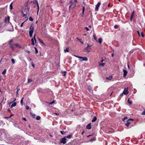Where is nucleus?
I'll return each mask as SVG.
<instances>
[{"label":"nucleus","mask_w":145,"mask_h":145,"mask_svg":"<svg viewBox=\"0 0 145 145\" xmlns=\"http://www.w3.org/2000/svg\"><path fill=\"white\" fill-rule=\"evenodd\" d=\"M97 118L95 116H94L93 117V119L92 120V122H95L97 120Z\"/></svg>","instance_id":"nucleus-20"},{"label":"nucleus","mask_w":145,"mask_h":145,"mask_svg":"<svg viewBox=\"0 0 145 145\" xmlns=\"http://www.w3.org/2000/svg\"><path fill=\"white\" fill-rule=\"evenodd\" d=\"M84 133V131L83 132H82V135Z\"/></svg>","instance_id":"nucleus-60"},{"label":"nucleus","mask_w":145,"mask_h":145,"mask_svg":"<svg viewBox=\"0 0 145 145\" xmlns=\"http://www.w3.org/2000/svg\"><path fill=\"white\" fill-rule=\"evenodd\" d=\"M85 29H86V31H88L89 30V29L87 27H85Z\"/></svg>","instance_id":"nucleus-46"},{"label":"nucleus","mask_w":145,"mask_h":145,"mask_svg":"<svg viewBox=\"0 0 145 145\" xmlns=\"http://www.w3.org/2000/svg\"><path fill=\"white\" fill-rule=\"evenodd\" d=\"M77 0H74V1L75 2V3H76V2H77Z\"/></svg>","instance_id":"nucleus-56"},{"label":"nucleus","mask_w":145,"mask_h":145,"mask_svg":"<svg viewBox=\"0 0 145 145\" xmlns=\"http://www.w3.org/2000/svg\"><path fill=\"white\" fill-rule=\"evenodd\" d=\"M141 114L142 115H145V110H144L142 113Z\"/></svg>","instance_id":"nucleus-45"},{"label":"nucleus","mask_w":145,"mask_h":145,"mask_svg":"<svg viewBox=\"0 0 145 145\" xmlns=\"http://www.w3.org/2000/svg\"><path fill=\"white\" fill-rule=\"evenodd\" d=\"M50 135V137H53V136L52 135Z\"/></svg>","instance_id":"nucleus-61"},{"label":"nucleus","mask_w":145,"mask_h":145,"mask_svg":"<svg viewBox=\"0 0 145 145\" xmlns=\"http://www.w3.org/2000/svg\"><path fill=\"white\" fill-rule=\"evenodd\" d=\"M85 7H84L83 6V9H82V14H83L84 13V11L85 10Z\"/></svg>","instance_id":"nucleus-38"},{"label":"nucleus","mask_w":145,"mask_h":145,"mask_svg":"<svg viewBox=\"0 0 145 145\" xmlns=\"http://www.w3.org/2000/svg\"><path fill=\"white\" fill-rule=\"evenodd\" d=\"M31 117L33 118H35V117L36 115L35 114H31Z\"/></svg>","instance_id":"nucleus-27"},{"label":"nucleus","mask_w":145,"mask_h":145,"mask_svg":"<svg viewBox=\"0 0 145 145\" xmlns=\"http://www.w3.org/2000/svg\"><path fill=\"white\" fill-rule=\"evenodd\" d=\"M16 105V104L15 102L13 103L11 105V108H12L13 107L15 106Z\"/></svg>","instance_id":"nucleus-16"},{"label":"nucleus","mask_w":145,"mask_h":145,"mask_svg":"<svg viewBox=\"0 0 145 145\" xmlns=\"http://www.w3.org/2000/svg\"><path fill=\"white\" fill-rule=\"evenodd\" d=\"M64 51L65 53H66L67 52H69V48H67L65 49L64 50Z\"/></svg>","instance_id":"nucleus-19"},{"label":"nucleus","mask_w":145,"mask_h":145,"mask_svg":"<svg viewBox=\"0 0 145 145\" xmlns=\"http://www.w3.org/2000/svg\"><path fill=\"white\" fill-rule=\"evenodd\" d=\"M93 37L94 39L96 40L97 42V38L96 37V36L95 34H94L93 35Z\"/></svg>","instance_id":"nucleus-21"},{"label":"nucleus","mask_w":145,"mask_h":145,"mask_svg":"<svg viewBox=\"0 0 145 145\" xmlns=\"http://www.w3.org/2000/svg\"><path fill=\"white\" fill-rule=\"evenodd\" d=\"M88 90L89 93H91L93 91L92 88L90 86H88Z\"/></svg>","instance_id":"nucleus-11"},{"label":"nucleus","mask_w":145,"mask_h":145,"mask_svg":"<svg viewBox=\"0 0 145 145\" xmlns=\"http://www.w3.org/2000/svg\"><path fill=\"white\" fill-rule=\"evenodd\" d=\"M137 33H138V35L139 36H140V33H139V32L138 31H137Z\"/></svg>","instance_id":"nucleus-52"},{"label":"nucleus","mask_w":145,"mask_h":145,"mask_svg":"<svg viewBox=\"0 0 145 145\" xmlns=\"http://www.w3.org/2000/svg\"><path fill=\"white\" fill-rule=\"evenodd\" d=\"M29 19L31 21H33V19L31 16L29 18Z\"/></svg>","instance_id":"nucleus-35"},{"label":"nucleus","mask_w":145,"mask_h":145,"mask_svg":"<svg viewBox=\"0 0 145 145\" xmlns=\"http://www.w3.org/2000/svg\"><path fill=\"white\" fill-rule=\"evenodd\" d=\"M118 27L119 26L118 25H116L114 26V28L115 29H117L118 28Z\"/></svg>","instance_id":"nucleus-39"},{"label":"nucleus","mask_w":145,"mask_h":145,"mask_svg":"<svg viewBox=\"0 0 145 145\" xmlns=\"http://www.w3.org/2000/svg\"><path fill=\"white\" fill-rule=\"evenodd\" d=\"M113 56H114V55H113V54H112V57H113Z\"/></svg>","instance_id":"nucleus-62"},{"label":"nucleus","mask_w":145,"mask_h":145,"mask_svg":"<svg viewBox=\"0 0 145 145\" xmlns=\"http://www.w3.org/2000/svg\"><path fill=\"white\" fill-rule=\"evenodd\" d=\"M33 81V80L32 79H28V83H29Z\"/></svg>","instance_id":"nucleus-29"},{"label":"nucleus","mask_w":145,"mask_h":145,"mask_svg":"<svg viewBox=\"0 0 145 145\" xmlns=\"http://www.w3.org/2000/svg\"><path fill=\"white\" fill-rule=\"evenodd\" d=\"M34 49L35 50V53L37 54L38 53V50L37 49V48L36 47H34Z\"/></svg>","instance_id":"nucleus-33"},{"label":"nucleus","mask_w":145,"mask_h":145,"mask_svg":"<svg viewBox=\"0 0 145 145\" xmlns=\"http://www.w3.org/2000/svg\"><path fill=\"white\" fill-rule=\"evenodd\" d=\"M127 88H124V90L122 92V94H124V95H127L129 93Z\"/></svg>","instance_id":"nucleus-8"},{"label":"nucleus","mask_w":145,"mask_h":145,"mask_svg":"<svg viewBox=\"0 0 145 145\" xmlns=\"http://www.w3.org/2000/svg\"><path fill=\"white\" fill-rule=\"evenodd\" d=\"M60 133L62 135H64L66 133V132H64L63 131H61Z\"/></svg>","instance_id":"nucleus-32"},{"label":"nucleus","mask_w":145,"mask_h":145,"mask_svg":"<svg viewBox=\"0 0 145 145\" xmlns=\"http://www.w3.org/2000/svg\"><path fill=\"white\" fill-rule=\"evenodd\" d=\"M102 39L101 38H99V39L98 41H97V42H99L100 44H101L102 43Z\"/></svg>","instance_id":"nucleus-18"},{"label":"nucleus","mask_w":145,"mask_h":145,"mask_svg":"<svg viewBox=\"0 0 145 145\" xmlns=\"http://www.w3.org/2000/svg\"><path fill=\"white\" fill-rule=\"evenodd\" d=\"M24 22H23V23H22L21 24V25H20V26L21 27H22L23 25V23H24Z\"/></svg>","instance_id":"nucleus-49"},{"label":"nucleus","mask_w":145,"mask_h":145,"mask_svg":"<svg viewBox=\"0 0 145 145\" xmlns=\"http://www.w3.org/2000/svg\"><path fill=\"white\" fill-rule=\"evenodd\" d=\"M40 119V117L39 116H37L36 117V119L37 120H39Z\"/></svg>","instance_id":"nucleus-31"},{"label":"nucleus","mask_w":145,"mask_h":145,"mask_svg":"<svg viewBox=\"0 0 145 145\" xmlns=\"http://www.w3.org/2000/svg\"><path fill=\"white\" fill-rule=\"evenodd\" d=\"M110 3H109V4H108V7H110Z\"/></svg>","instance_id":"nucleus-59"},{"label":"nucleus","mask_w":145,"mask_h":145,"mask_svg":"<svg viewBox=\"0 0 145 145\" xmlns=\"http://www.w3.org/2000/svg\"><path fill=\"white\" fill-rule=\"evenodd\" d=\"M29 108L28 106H25V109L26 110H28L29 109Z\"/></svg>","instance_id":"nucleus-44"},{"label":"nucleus","mask_w":145,"mask_h":145,"mask_svg":"<svg viewBox=\"0 0 145 145\" xmlns=\"http://www.w3.org/2000/svg\"><path fill=\"white\" fill-rule=\"evenodd\" d=\"M31 44L32 45L34 46L35 45V43H34L35 41L34 40L33 38H32L31 40Z\"/></svg>","instance_id":"nucleus-15"},{"label":"nucleus","mask_w":145,"mask_h":145,"mask_svg":"<svg viewBox=\"0 0 145 145\" xmlns=\"http://www.w3.org/2000/svg\"><path fill=\"white\" fill-rule=\"evenodd\" d=\"M101 4V3L100 2H99L97 5L96 6L95 8V10L96 11H97L99 9V7Z\"/></svg>","instance_id":"nucleus-7"},{"label":"nucleus","mask_w":145,"mask_h":145,"mask_svg":"<svg viewBox=\"0 0 145 145\" xmlns=\"http://www.w3.org/2000/svg\"><path fill=\"white\" fill-rule=\"evenodd\" d=\"M34 28L32 26V25L30 26L29 29V37H32V34L33 32Z\"/></svg>","instance_id":"nucleus-2"},{"label":"nucleus","mask_w":145,"mask_h":145,"mask_svg":"<svg viewBox=\"0 0 145 145\" xmlns=\"http://www.w3.org/2000/svg\"><path fill=\"white\" fill-rule=\"evenodd\" d=\"M128 67L129 68V65H128Z\"/></svg>","instance_id":"nucleus-63"},{"label":"nucleus","mask_w":145,"mask_h":145,"mask_svg":"<svg viewBox=\"0 0 145 145\" xmlns=\"http://www.w3.org/2000/svg\"><path fill=\"white\" fill-rule=\"evenodd\" d=\"M105 65V64L104 63H100L99 64V65L101 66H102V67H103Z\"/></svg>","instance_id":"nucleus-37"},{"label":"nucleus","mask_w":145,"mask_h":145,"mask_svg":"<svg viewBox=\"0 0 145 145\" xmlns=\"http://www.w3.org/2000/svg\"><path fill=\"white\" fill-rule=\"evenodd\" d=\"M12 63L13 64H14L15 63V61L13 59H11Z\"/></svg>","instance_id":"nucleus-30"},{"label":"nucleus","mask_w":145,"mask_h":145,"mask_svg":"<svg viewBox=\"0 0 145 145\" xmlns=\"http://www.w3.org/2000/svg\"><path fill=\"white\" fill-rule=\"evenodd\" d=\"M141 35V36H142V37H144V34L142 32Z\"/></svg>","instance_id":"nucleus-47"},{"label":"nucleus","mask_w":145,"mask_h":145,"mask_svg":"<svg viewBox=\"0 0 145 145\" xmlns=\"http://www.w3.org/2000/svg\"><path fill=\"white\" fill-rule=\"evenodd\" d=\"M133 120V119L132 118H129L127 121V122L125 124V125L127 127H128L129 125L131 123V121Z\"/></svg>","instance_id":"nucleus-4"},{"label":"nucleus","mask_w":145,"mask_h":145,"mask_svg":"<svg viewBox=\"0 0 145 145\" xmlns=\"http://www.w3.org/2000/svg\"><path fill=\"white\" fill-rule=\"evenodd\" d=\"M6 73V70L5 69L2 72V74H5Z\"/></svg>","instance_id":"nucleus-34"},{"label":"nucleus","mask_w":145,"mask_h":145,"mask_svg":"<svg viewBox=\"0 0 145 145\" xmlns=\"http://www.w3.org/2000/svg\"><path fill=\"white\" fill-rule=\"evenodd\" d=\"M74 56L76 57H77L79 59H82V60H80L81 61H87L88 60V59L86 57H82L76 55H74Z\"/></svg>","instance_id":"nucleus-3"},{"label":"nucleus","mask_w":145,"mask_h":145,"mask_svg":"<svg viewBox=\"0 0 145 145\" xmlns=\"http://www.w3.org/2000/svg\"><path fill=\"white\" fill-rule=\"evenodd\" d=\"M134 16V11H133L131 14V18H130V21L131 22L132 21L133 17Z\"/></svg>","instance_id":"nucleus-10"},{"label":"nucleus","mask_w":145,"mask_h":145,"mask_svg":"<svg viewBox=\"0 0 145 145\" xmlns=\"http://www.w3.org/2000/svg\"><path fill=\"white\" fill-rule=\"evenodd\" d=\"M70 3L71 4V5L69 7V8H70L71 7L73 6V8H74L76 6V3H73L72 1L71 0L70 1Z\"/></svg>","instance_id":"nucleus-6"},{"label":"nucleus","mask_w":145,"mask_h":145,"mask_svg":"<svg viewBox=\"0 0 145 145\" xmlns=\"http://www.w3.org/2000/svg\"><path fill=\"white\" fill-rule=\"evenodd\" d=\"M76 39L78 40L82 44H83V42L81 41V39H79L78 37Z\"/></svg>","instance_id":"nucleus-26"},{"label":"nucleus","mask_w":145,"mask_h":145,"mask_svg":"<svg viewBox=\"0 0 145 145\" xmlns=\"http://www.w3.org/2000/svg\"><path fill=\"white\" fill-rule=\"evenodd\" d=\"M38 40L39 41L40 43L43 44H44L43 41L41 39H40L39 38H38Z\"/></svg>","instance_id":"nucleus-22"},{"label":"nucleus","mask_w":145,"mask_h":145,"mask_svg":"<svg viewBox=\"0 0 145 145\" xmlns=\"http://www.w3.org/2000/svg\"><path fill=\"white\" fill-rule=\"evenodd\" d=\"M63 72V75L64 76H65L66 75L67 72L66 71H65L64 72Z\"/></svg>","instance_id":"nucleus-41"},{"label":"nucleus","mask_w":145,"mask_h":145,"mask_svg":"<svg viewBox=\"0 0 145 145\" xmlns=\"http://www.w3.org/2000/svg\"><path fill=\"white\" fill-rule=\"evenodd\" d=\"M12 4H13V2L12 3L10 4V9L11 10L12 9V8H13V6L12 5Z\"/></svg>","instance_id":"nucleus-24"},{"label":"nucleus","mask_w":145,"mask_h":145,"mask_svg":"<svg viewBox=\"0 0 145 145\" xmlns=\"http://www.w3.org/2000/svg\"><path fill=\"white\" fill-rule=\"evenodd\" d=\"M72 135H68L66 137H66V138H71L72 137Z\"/></svg>","instance_id":"nucleus-17"},{"label":"nucleus","mask_w":145,"mask_h":145,"mask_svg":"<svg viewBox=\"0 0 145 145\" xmlns=\"http://www.w3.org/2000/svg\"><path fill=\"white\" fill-rule=\"evenodd\" d=\"M54 101H53L50 103V104H52V103H54Z\"/></svg>","instance_id":"nucleus-58"},{"label":"nucleus","mask_w":145,"mask_h":145,"mask_svg":"<svg viewBox=\"0 0 145 145\" xmlns=\"http://www.w3.org/2000/svg\"><path fill=\"white\" fill-rule=\"evenodd\" d=\"M36 35V34H35L34 35V36H33V38L34 40V41H35V44L36 43V42H37L35 38Z\"/></svg>","instance_id":"nucleus-23"},{"label":"nucleus","mask_w":145,"mask_h":145,"mask_svg":"<svg viewBox=\"0 0 145 145\" xmlns=\"http://www.w3.org/2000/svg\"><path fill=\"white\" fill-rule=\"evenodd\" d=\"M29 9H30V8H27V10L28 11H29Z\"/></svg>","instance_id":"nucleus-53"},{"label":"nucleus","mask_w":145,"mask_h":145,"mask_svg":"<svg viewBox=\"0 0 145 145\" xmlns=\"http://www.w3.org/2000/svg\"><path fill=\"white\" fill-rule=\"evenodd\" d=\"M95 138H94V139H91L90 141H93V140H95Z\"/></svg>","instance_id":"nucleus-50"},{"label":"nucleus","mask_w":145,"mask_h":145,"mask_svg":"<svg viewBox=\"0 0 145 145\" xmlns=\"http://www.w3.org/2000/svg\"><path fill=\"white\" fill-rule=\"evenodd\" d=\"M91 135H89L87 136V137H89L90 136H91Z\"/></svg>","instance_id":"nucleus-57"},{"label":"nucleus","mask_w":145,"mask_h":145,"mask_svg":"<svg viewBox=\"0 0 145 145\" xmlns=\"http://www.w3.org/2000/svg\"><path fill=\"white\" fill-rule=\"evenodd\" d=\"M32 66L33 68L35 67V65L34 64L32 65Z\"/></svg>","instance_id":"nucleus-55"},{"label":"nucleus","mask_w":145,"mask_h":145,"mask_svg":"<svg viewBox=\"0 0 145 145\" xmlns=\"http://www.w3.org/2000/svg\"><path fill=\"white\" fill-rule=\"evenodd\" d=\"M112 78V76H109V77H107L106 78V79L107 80H110Z\"/></svg>","instance_id":"nucleus-25"},{"label":"nucleus","mask_w":145,"mask_h":145,"mask_svg":"<svg viewBox=\"0 0 145 145\" xmlns=\"http://www.w3.org/2000/svg\"><path fill=\"white\" fill-rule=\"evenodd\" d=\"M26 15V14H24V16H25V15Z\"/></svg>","instance_id":"nucleus-64"},{"label":"nucleus","mask_w":145,"mask_h":145,"mask_svg":"<svg viewBox=\"0 0 145 145\" xmlns=\"http://www.w3.org/2000/svg\"><path fill=\"white\" fill-rule=\"evenodd\" d=\"M123 77H125L127 75V72L125 70H123Z\"/></svg>","instance_id":"nucleus-12"},{"label":"nucleus","mask_w":145,"mask_h":145,"mask_svg":"<svg viewBox=\"0 0 145 145\" xmlns=\"http://www.w3.org/2000/svg\"><path fill=\"white\" fill-rule=\"evenodd\" d=\"M23 99H24V97H22L20 101V103H21L22 105H23Z\"/></svg>","instance_id":"nucleus-36"},{"label":"nucleus","mask_w":145,"mask_h":145,"mask_svg":"<svg viewBox=\"0 0 145 145\" xmlns=\"http://www.w3.org/2000/svg\"><path fill=\"white\" fill-rule=\"evenodd\" d=\"M23 120H24L26 121V119L25 118H23Z\"/></svg>","instance_id":"nucleus-51"},{"label":"nucleus","mask_w":145,"mask_h":145,"mask_svg":"<svg viewBox=\"0 0 145 145\" xmlns=\"http://www.w3.org/2000/svg\"><path fill=\"white\" fill-rule=\"evenodd\" d=\"M91 47V46H89V44H88V46L86 47V49H88V48H90V47Z\"/></svg>","instance_id":"nucleus-42"},{"label":"nucleus","mask_w":145,"mask_h":145,"mask_svg":"<svg viewBox=\"0 0 145 145\" xmlns=\"http://www.w3.org/2000/svg\"><path fill=\"white\" fill-rule=\"evenodd\" d=\"M128 102L130 105H131L132 104V102L130 100L129 98L128 99Z\"/></svg>","instance_id":"nucleus-28"},{"label":"nucleus","mask_w":145,"mask_h":145,"mask_svg":"<svg viewBox=\"0 0 145 145\" xmlns=\"http://www.w3.org/2000/svg\"><path fill=\"white\" fill-rule=\"evenodd\" d=\"M127 119V117H125L124 118H123V121H125V120L126 119Z\"/></svg>","instance_id":"nucleus-48"},{"label":"nucleus","mask_w":145,"mask_h":145,"mask_svg":"<svg viewBox=\"0 0 145 145\" xmlns=\"http://www.w3.org/2000/svg\"><path fill=\"white\" fill-rule=\"evenodd\" d=\"M104 61V60L102 59V60H101V62H103Z\"/></svg>","instance_id":"nucleus-54"},{"label":"nucleus","mask_w":145,"mask_h":145,"mask_svg":"<svg viewBox=\"0 0 145 145\" xmlns=\"http://www.w3.org/2000/svg\"><path fill=\"white\" fill-rule=\"evenodd\" d=\"M35 2L36 3V4L37 5V13L38 14V12L39 11V5L38 2V1H37V0H35Z\"/></svg>","instance_id":"nucleus-13"},{"label":"nucleus","mask_w":145,"mask_h":145,"mask_svg":"<svg viewBox=\"0 0 145 145\" xmlns=\"http://www.w3.org/2000/svg\"><path fill=\"white\" fill-rule=\"evenodd\" d=\"M86 128L88 129H91V125L90 123L88 124L86 126Z\"/></svg>","instance_id":"nucleus-14"},{"label":"nucleus","mask_w":145,"mask_h":145,"mask_svg":"<svg viewBox=\"0 0 145 145\" xmlns=\"http://www.w3.org/2000/svg\"><path fill=\"white\" fill-rule=\"evenodd\" d=\"M13 42V41L12 40H10L9 42V44L10 45V46L11 47H13V45H15L16 46V47L18 48H21V46L20 45L18 44H12V43Z\"/></svg>","instance_id":"nucleus-1"},{"label":"nucleus","mask_w":145,"mask_h":145,"mask_svg":"<svg viewBox=\"0 0 145 145\" xmlns=\"http://www.w3.org/2000/svg\"><path fill=\"white\" fill-rule=\"evenodd\" d=\"M67 140V139L66 138V137H65L61 139L60 142L61 143H62L64 144H65L67 142L66 141Z\"/></svg>","instance_id":"nucleus-5"},{"label":"nucleus","mask_w":145,"mask_h":145,"mask_svg":"<svg viewBox=\"0 0 145 145\" xmlns=\"http://www.w3.org/2000/svg\"><path fill=\"white\" fill-rule=\"evenodd\" d=\"M13 115H14L13 114H11L10 115V116H9L7 117V118H11V117H12V116H13Z\"/></svg>","instance_id":"nucleus-40"},{"label":"nucleus","mask_w":145,"mask_h":145,"mask_svg":"<svg viewBox=\"0 0 145 145\" xmlns=\"http://www.w3.org/2000/svg\"><path fill=\"white\" fill-rule=\"evenodd\" d=\"M25 52L28 53V54H29L30 52V51H28L27 50H25Z\"/></svg>","instance_id":"nucleus-43"},{"label":"nucleus","mask_w":145,"mask_h":145,"mask_svg":"<svg viewBox=\"0 0 145 145\" xmlns=\"http://www.w3.org/2000/svg\"><path fill=\"white\" fill-rule=\"evenodd\" d=\"M9 20L10 17L8 16L7 17H5L4 22H5L9 23Z\"/></svg>","instance_id":"nucleus-9"}]
</instances>
